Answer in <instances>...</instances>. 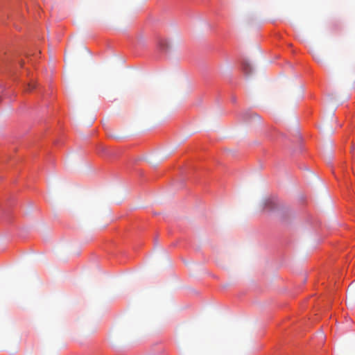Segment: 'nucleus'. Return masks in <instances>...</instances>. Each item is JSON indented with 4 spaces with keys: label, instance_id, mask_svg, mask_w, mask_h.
Masks as SVG:
<instances>
[{
    "label": "nucleus",
    "instance_id": "obj_1",
    "mask_svg": "<svg viewBox=\"0 0 355 355\" xmlns=\"http://www.w3.org/2000/svg\"><path fill=\"white\" fill-rule=\"evenodd\" d=\"M243 71L245 75H249L252 71V67L249 63L244 62L242 67Z\"/></svg>",
    "mask_w": 355,
    "mask_h": 355
},
{
    "label": "nucleus",
    "instance_id": "obj_2",
    "mask_svg": "<svg viewBox=\"0 0 355 355\" xmlns=\"http://www.w3.org/2000/svg\"><path fill=\"white\" fill-rule=\"evenodd\" d=\"M159 45L162 49H165L168 48V42L166 40H161L159 42Z\"/></svg>",
    "mask_w": 355,
    "mask_h": 355
},
{
    "label": "nucleus",
    "instance_id": "obj_3",
    "mask_svg": "<svg viewBox=\"0 0 355 355\" xmlns=\"http://www.w3.org/2000/svg\"><path fill=\"white\" fill-rule=\"evenodd\" d=\"M35 87V85L33 84H29L28 85V89L31 90Z\"/></svg>",
    "mask_w": 355,
    "mask_h": 355
},
{
    "label": "nucleus",
    "instance_id": "obj_4",
    "mask_svg": "<svg viewBox=\"0 0 355 355\" xmlns=\"http://www.w3.org/2000/svg\"><path fill=\"white\" fill-rule=\"evenodd\" d=\"M252 116L255 119H259V116L255 113L252 114Z\"/></svg>",
    "mask_w": 355,
    "mask_h": 355
}]
</instances>
